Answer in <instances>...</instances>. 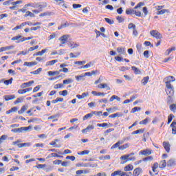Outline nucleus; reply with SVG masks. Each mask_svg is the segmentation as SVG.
<instances>
[{
    "instance_id": "f8f14e48",
    "label": "nucleus",
    "mask_w": 176,
    "mask_h": 176,
    "mask_svg": "<svg viewBox=\"0 0 176 176\" xmlns=\"http://www.w3.org/2000/svg\"><path fill=\"white\" fill-rule=\"evenodd\" d=\"M98 89H106V90H111V87L107 83H100L98 85Z\"/></svg>"
},
{
    "instance_id": "b1692460",
    "label": "nucleus",
    "mask_w": 176,
    "mask_h": 176,
    "mask_svg": "<svg viewBox=\"0 0 176 176\" xmlns=\"http://www.w3.org/2000/svg\"><path fill=\"white\" fill-rule=\"evenodd\" d=\"M27 109H28V107L25 106V105H23L21 107V110H19L18 111L19 115H21V114L24 113V112H25V111H27Z\"/></svg>"
},
{
    "instance_id": "ddd939ff",
    "label": "nucleus",
    "mask_w": 176,
    "mask_h": 176,
    "mask_svg": "<svg viewBox=\"0 0 176 176\" xmlns=\"http://www.w3.org/2000/svg\"><path fill=\"white\" fill-rule=\"evenodd\" d=\"M32 91V87L26 88L25 89H19L18 90L19 94H25V93H28Z\"/></svg>"
},
{
    "instance_id": "0eeeda50",
    "label": "nucleus",
    "mask_w": 176,
    "mask_h": 176,
    "mask_svg": "<svg viewBox=\"0 0 176 176\" xmlns=\"http://www.w3.org/2000/svg\"><path fill=\"white\" fill-rule=\"evenodd\" d=\"M129 176L126 173V172H123L122 170H116L111 173V176Z\"/></svg>"
},
{
    "instance_id": "cd10ccee",
    "label": "nucleus",
    "mask_w": 176,
    "mask_h": 176,
    "mask_svg": "<svg viewBox=\"0 0 176 176\" xmlns=\"http://www.w3.org/2000/svg\"><path fill=\"white\" fill-rule=\"evenodd\" d=\"M170 127H172V134H176V122H173L170 124Z\"/></svg>"
},
{
    "instance_id": "8fccbe9b",
    "label": "nucleus",
    "mask_w": 176,
    "mask_h": 176,
    "mask_svg": "<svg viewBox=\"0 0 176 176\" xmlns=\"http://www.w3.org/2000/svg\"><path fill=\"white\" fill-rule=\"evenodd\" d=\"M135 10H134V9H127V10H126V13L127 14H134Z\"/></svg>"
},
{
    "instance_id": "0e129e2a",
    "label": "nucleus",
    "mask_w": 176,
    "mask_h": 176,
    "mask_svg": "<svg viewBox=\"0 0 176 176\" xmlns=\"http://www.w3.org/2000/svg\"><path fill=\"white\" fill-rule=\"evenodd\" d=\"M104 20L106 23H108V24H113L114 23L113 20H111L109 18H105Z\"/></svg>"
},
{
    "instance_id": "423d86ee",
    "label": "nucleus",
    "mask_w": 176,
    "mask_h": 176,
    "mask_svg": "<svg viewBox=\"0 0 176 176\" xmlns=\"http://www.w3.org/2000/svg\"><path fill=\"white\" fill-rule=\"evenodd\" d=\"M68 38H69V35L68 34H65L62 36H60L58 38V41L61 42V45H65L68 42Z\"/></svg>"
},
{
    "instance_id": "7c9ffc66",
    "label": "nucleus",
    "mask_w": 176,
    "mask_h": 176,
    "mask_svg": "<svg viewBox=\"0 0 176 176\" xmlns=\"http://www.w3.org/2000/svg\"><path fill=\"white\" fill-rule=\"evenodd\" d=\"M49 76H54L55 75H60V72L58 71H50L48 72Z\"/></svg>"
},
{
    "instance_id": "6e6d98bb",
    "label": "nucleus",
    "mask_w": 176,
    "mask_h": 176,
    "mask_svg": "<svg viewBox=\"0 0 176 176\" xmlns=\"http://www.w3.org/2000/svg\"><path fill=\"white\" fill-rule=\"evenodd\" d=\"M6 138H8V135H3L0 137V144L3 142V141L6 140Z\"/></svg>"
},
{
    "instance_id": "2f4dec72",
    "label": "nucleus",
    "mask_w": 176,
    "mask_h": 176,
    "mask_svg": "<svg viewBox=\"0 0 176 176\" xmlns=\"http://www.w3.org/2000/svg\"><path fill=\"white\" fill-rule=\"evenodd\" d=\"M84 78H85V76L83 74L75 76V78L77 80V82H80V80H85Z\"/></svg>"
},
{
    "instance_id": "a211bd4d",
    "label": "nucleus",
    "mask_w": 176,
    "mask_h": 176,
    "mask_svg": "<svg viewBox=\"0 0 176 176\" xmlns=\"http://www.w3.org/2000/svg\"><path fill=\"white\" fill-rule=\"evenodd\" d=\"M163 146H164L165 151H166V152L168 153H169V152H170V143H168L167 142H163Z\"/></svg>"
},
{
    "instance_id": "f3484780",
    "label": "nucleus",
    "mask_w": 176,
    "mask_h": 176,
    "mask_svg": "<svg viewBox=\"0 0 176 176\" xmlns=\"http://www.w3.org/2000/svg\"><path fill=\"white\" fill-rule=\"evenodd\" d=\"M167 167H173V166H175V160L170 159L166 163Z\"/></svg>"
},
{
    "instance_id": "6e6552de",
    "label": "nucleus",
    "mask_w": 176,
    "mask_h": 176,
    "mask_svg": "<svg viewBox=\"0 0 176 176\" xmlns=\"http://www.w3.org/2000/svg\"><path fill=\"white\" fill-rule=\"evenodd\" d=\"M91 130H94V125H88L85 129H82L81 131L82 134H87V133H90Z\"/></svg>"
},
{
    "instance_id": "f257e3e1",
    "label": "nucleus",
    "mask_w": 176,
    "mask_h": 176,
    "mask_svg": "<svg viewBox=\"0 0 176 176\" xmlns=\"http://www.w3.org/2000/svg\"><path fill=\"white\" fill-rule=\"evenodd\" d=\"M31 126H22L20 128H16V129H12L11 130L12 133H27L28 131H31Z\"/></svg>"
},
{
    "instance_id": "69168bd1",
    "label": "nucleus",
    "mask_w": 176,
    "mask_h": 176,
    "mask_svg": "<svg viewBox=\"0 0 176 176\" xmlns=\"http://www.w3.org/2000/svg\"><path fill=\"white\" fill-rule=\"evenodd\" d=\"M134 14H135V16H137L138 17H141L142 16V12L135 10Z\"/></svg>"
},
{
    "instance_id": "e433bc0d",
    "label": "nucleus",
    "mask_w": 176,
    "mask_h": 176,
    "mask_svg": "<svg viewBox=\"0 0 176 176\" xmlns=\"http://www.w3.org/2000/svg\"><path fill=\"white\" fill-rule=\"evenodd\" d=\"M74 82V80L72 78H68L63 80V85H69Z\"/></svg>"
},
{
    "instance_id": "6ab92c4d",
    "label": "nucleus",
    "mask_w": 176,
    "mask_h": 176,
    "mask_svg": "<svg viewBox=\"0 0 176 176\" xmlns=\"http://www.w3.org/2000/svg\"><path fill=\"white\" fill-rule=\"evenodd\" d=\"M117 52L119 53V54H126V48L119 47L117 48Z\"/></svg>"
},
{
    "instance_id": "13d9d810",
    "label": "nucleus",
    "mask_w": 176,
    "mask_h": 176,
    "mask_svg": "<svg viewBox=\"0 0 176 176\" xmlns=\"http://www.w3.org/2000/svg\"><path fill=\"white\" fill-rule=\"evenodd\" d=\"M56 118H60V113L55 114L54 116H51L48 118V120H51L52 119H56Z\"/></svg>"
},
{
    "instance_id": "3c124183",
    "label": "nucleus",
    "mask_w": 176,
    "mask_h": 176,
    "mask_svg": "<svg viewBox=\"0 0 176 176\" xmlns=\"http://www.w3.org/2000/svg\"><path fill=\"white\" fill-rule=\"evenodd\" d=\"M148 122H149V118H146V119L140 121L139 122L140 124H148Z\"/></svg>"
},
{
    "instance_id": "39448f33",
    "label": "nucleus",
    "mask_w": 176,
    "mask_h": 176,
    "mask_svg": "<svg viewBox=\"0 0 176 176\" xmlns=\"http://www.w3.org/2000/svg\"><path fill=\"white\" fill-rule=\"evenodd\" d=\"M164 82L166 85H171V82H175V77L173 76H169L164 78Z\"/></svg>"
},
{
    "instance_id": "a19ab883",
    "label": "nucleus",
    "mask_w": 176,
    "mask_h": 176,
    "mask_svg": "<svg viewBox=\"0 0 176 176\" xmlns=\"http://www.w3.org/2000/svg\"><path fill=\"white\" fill-rule=\"evenodd\" d=\"M52 14H53V12H45L41 13L39 16L40 17H45V16H52Z\"/></svg>"
},
{
    "instance_id": "2eb2a0df",
    "label": "nucleus",
    "mask_w": 176,
    "mask_h": 176,
    "mask_svg": "<svg viewBox=\"0 0 176 176\" xmlns=\"http://www.w3.org/2000/svg\"><path fill=\"white\" fill-rule=\"evenodd\" d=\"M69 47H71V49H76V47H79V44L74 43L73 41H71L68 43Z\"/></svg>"
},
{
    "instance_id": "7ed1b4c3",
    "label": "nucleus",
    "mask_w": 176,
    "mask_h": 176,
    "mask_svg": "<svg viewBox=\"0 0 176 176\" xmlns=\"http://www.w3.org/2000/svg\"><path fill=\"white\" fill-rule=\"evenodd\" d=\"M121 160H125L124 163L126 162H134L135 157H131V154L124 155L120 157Z\"/></svg>"
},
{
    "instance_id": "de8ad7c7",
    "label": "nucleus",
    "mask_w": 176,
    "mask_h": 176,
    "mask_svg": "<svg viewBox=\"0 0 176 176\" xmlns=\"http://www.w3.org/2000/svg\"><path fill=\"white\" fill-rule=\"evenodd\" d=\"M42 72V68H38V69L33 71L31 72V74H33V75H38Z\"/></svg>"
},
{
    "instance_id": "c03bdc74",
    "label": "nucleus",
    "mask_w": 176,
    "mask_h": 176,
    "mask_svg": "<svg viewBox=\"0 0 176 176\" xmlns=\"http://www.w3.org/2000/svg\"><path fill=\"white\" fill-rule=\"evenodd\" d=\"M78 155H89L90 153V151L85 150L81 152H78Z\"/></svg>"
},
{
    "instance_id": "49530a36",
    "label": "nucleus",
    "mask_w": 176,
    "mask_h": 176,
    "mask_svg": "<svg viewBox=\"0 0 176 176\" xmlns=\"http://www.w3.org/2000/svg\"><path fill=\"white\" fill-rule=\"evenodd\" d=\"M69 24L68 22H65L64 24H62L61 25L58 27V30H63V28H65V27H68Z\"/></svg>"
},
{
    "instance_id": "c756f323",
    "label": "nucleus",
    "mask_w": 176,
    "mask_h": 176,
    "mask_svg": "<svg viewBox=\"0 0 176 176\" xmlns=\"http://www.w3.org/2000/svg\"><path fill=\"white\" fill-rule=\"evenodd\" d=\"M166 166H167V162H166V160L160 161L159 164L160 168H165Z\"/></svg>"
},
{
    "instance_id": "f03ea898",
    "label": "nucleus",
    "mask_w": 176,
    "mask_h": 176,
    "mask_svg": "<svg viewBox=\"0 0 176 176\" xmlns=\"http://www.w3.org/2000/svg\"><path fill=\"white\" fill-rule=\"evenodd\" d=\"M165 91L167 96H174V86L173 85H166Z\"/></svg>"
},
{
    "instance_id": "412c9836",
    "label": "nucleus",
    "mask_w": 176,
    "mask_h": 176,
    "mask_svg": "<svg viewBox=\"0 0 176 176\" xmlns=\"http://www.w3.org/2000/svg\"><path fill=\"white\" fill-rule=\"evenodd\" d=\"M131 69H132V71H134L135 75H141V70H140L135 66H132Z\"/></svg>"
},
{
    "instance_id": "c9c22d12",
    "label": "nucleus",
    "mask_w": 176,
    "mask_h": 176,
    "mask_svg": "<svg viewBox=\"0 0 176 176\" xmlns=\"http://www.w3.org/2000/svg\"><path fill=\"white\" fill-rule=\"evenodd\" d=\"M164 13H170V10L163 9L157 12V14H164Z\"/></svg>"
},
{
    "instance_id": "ea45409f",
    "label": "nucleus",
    "mask_w": 176,
    "mask_h": 176,
    "mask_svg": "<svg viewBox=\"0 0 176 176\" xmlns=\"http://www.w3.org/2000/svg\"><path fill=\"white\" fill-rule=\"evenodd\" d=\"M24 100V98L23 97H21V98H18L14 102V104L16 105L17 104H20L21 102H23Z\"/></svg>"
},
{
    "instance_id": "bf43d9fd",
    "label": "nucleus",
    "mask_w": 176,
    "mask_h": 176,
    "mask_svg": "<svg viewBox=\"0 0 176 176\" xmlns=\"http://www.w3.org/2000/svg\"><path fill=\"white\" fill-rule=\"evenodd\" d=\"M173 118H174V115L170 114L168 117V124H170L171 122L173 121Z\"/></svg>"
},
{
    "instance_id": "e2e57ef3",
    "label": "nucleus",
    "mask_w": 176,
    "mask_h": 176,
    "mask_svg": "<svg viewBox=\"0 0 176 176\" xmlns=\"http://www.w3.org/2000/svg\"><path fill=\"white\" fill-rule=\"evenodd\" d=\"M28 7L36 8V5L34 4V3H28V4H26V5L24 6V8H25V9L27 8H28Z\"/></svg>"
},
{
    "instance_id": "58836bf2",
    "label": "nucleus",
    "mask_w": 176,
    "mask_h": 176,
    "mask_svg": "<svg viewBox=\"0 0 176 176\" xmlns=\"http://www.w3.org/2000/svg\"><path fill=\"white\" fill-rule=\"evenodd\" d=\"M28 16H30V17H35V14L31 12V11H27L24 15V17H28Z\"/></svg>"
},
{
    "instance_id": "37998d69",
    "label": "nucleus",
    "mask_w": 176,
    "mask_h": 176,
    "mask_svg": "<svg viewBox=\"0 0 176 176\" xmlns=\"http://www.w3.org/2000/svg\"><path fill=\"white\" fill-rule=\"evenodd\" d=\"M140 111H141V107H133L131 110V113H135V112H140Z\"/></svg>"
},
{
    "instance_id": "4c0bfd02",
    "label": "nucleus",
    "mask_w": 176,
    "mask_h": 176,
    "mask_svg": "<svg viewBox=\"0 0 176 176\" xmlns=\"http://www.w3.org/2000/svg\"><path fill=\"white\" fill-rule=\"evenodd\" d=\"M13 82V78H11L10 80H6L3 81L4 85L6 86H9V85H12Z\"/></svg>"
},
{
    "instance_id": "aec40b11",
    "label": "nucleus",
    "mask_w": 176,
    "mask_h": 176,
    "mask_svg": "<svg viewBox=\"0 0 176 176\" xmlns=\"http://www.w3.org/2000/svg\"><path fill=\"white\" fill-rule=\"evenodd\" d=\"M38 63L36 62H25L23 65L25 67H34V65H36Z\"/></svg>"
},
{
    "instance_id": "338daca9",
    "label": "nucleus",
    "mask_w": 176,
    "mask_h": 176,
    "mask_svg": "<svg viewBox=\"0 0 176 176\" xmlns=\"http://www.w3.org/2000/svg\"><path fill=\"white\" fill-rule=\"evenodd\" d=\"M101 82H102V76H100L98 78V80L95 81V85H98V83H101Z\"/></svg>"
},
{
    "instance_id": "603ef678",
    "label": "nucleus",
    "mask_w": 176,
    "mask_h": 176,
    "mask_svg": "<svg viewBox=\"0 0 176 176\" xmlns=\"http://www.w3.org/2000/svg\"><path fill=\"white\" fill-rule=\"evenodd\" d=\"M153 160V157L148 156L143 159V162H152Z\"/></svg>"
},
{
    "instance_id": "5701e85b",
    "label": "nucleus",
    "mask_w": 176,
    "mask_h": 176,
    "mask_svg": "<svg viewBox=\"0 0 176 176\" xmlns=\"http://www.w3.org/2000/svg\"><path fill=\"white\" fill-rule=\"evenodd\" d=\"M93 115H96V111L93 113H88L83 117V120H87V119H90V118H93Z\"/></svg>"
},
{
    "instance_id": "4468645a",
    "label": "nucleus",
    "mask_w": 176,
    "mask_h": 176,
    "mask_svg": "<svg viewBox=\"0 0 176 176\" xmlns=\"http://www.w3.org/2000/svg\"><path fill=\"white\" fill-rule=\"evenodd\" d=\"M142 174V169L141 168H137L133 170V175L139 176Z\"/></svg>"
},
{
    "instance_id": "774afa93",
    "label": "nucleus",
    "mask_w": 176,
    "mask_h": 176,
    "mask_svg": "<svg viewBox=\"0 0 176 176\" xmlns=\"http://www.w3.org/2000/svg\"><path fill=\"white\" fill-rule=\"evenodd\" d=\"M141 6H144V3L140 2L137 6L134 7L133 9H138V8H141Z\"/></svg>"
},
{
    "instance_id": "4d7b16f0",
    "label": "nucleus",
    "mask_w": 176,
    "mask_h": 176,
    "mask_svg": "<svg viewBox=\"0 0 176 176\" xmlns=\"http://www.w3.org/2000/svg\"><path fill=\"white\" fill-rule=\"evenodd\" d=\"M64 87V84H56L54 86V89H63Z\"/></svg>"
},
{
    "instance_id": "a18cd8bd",
    "label": "nucleus",
    "mask_w": 176,
    "mask_h": 176,
    "mask_svg": "<svg viewBox=\"0 0 176 176\" xmlns=\"http://www.w3.org/2000/svg\"><path fill=\"white\" fill-rule=\"evenodd\" d=\"M59 95L63 96V97H65L68 96V91L67 90L60 91H59Z\"/></svg>"
},
{
    "instance_id": "a878e982",
    "label": "nucleus",
    "mask_w": 176,
    "mask_h": 176,
    "mask_svg": "<svg viewBox=\"0 0 176 176\" xmlns=\"http://www.w3.org/2000/svg\"><path fill=\"white\" fill-rule=\"evenodd\" d=\"M87 96H89V93H82V95H76V98H78V100H82V98H85Z\"/></svg>"
},
{
    "instance_id": "9d476101",
    "label": "nucleus",
    "mask_w": 176,
    "mask_h": 176,
    "mask_svg": "<svg viewBox=\"0 0 176 176\" xmlns=\"http://www.w3.org/2000/svg\"><path fill=\"white\" fill-rule=\"evenodd\" d=\"M34 80H31L28 82H24V83L21 84V88L25 89V87H30L32 86V85H34Z\"/></svg>"
},
{
    "instance_id": "dca6fc26",
    "label": "nucleus",
    "mask_w": 176,
    "mask_h": 176,
    "mask_svg": "<svg viewBox=\"0 0 176 176\" xmlns=\"http://www.w3.org/2000/svg\"><path fill=\"white\" fill-rule=\"evenodd\" d=\"M12 49H14V46H13V45L2 47L0 48V53L1 52H6V50H12Z\"/></svg>"
},
{
    "instance_id": "5fc2aeb1",
    "label": "nucleus",
    "mask_w": 176,
    "mask_h": 176,
    "mask_svg": "<svg viewBox=\"0 0 176 176\" xmlns=\"http://www.w3.org/2000/svg\"><path fill=\"white\" fill-rule=\"evenodd\" d=\"M128 28L129 30H135V28H137V26H135V24L133 23H129V25H128Z\"/></svg>"
},
{
    "instance_id": "1a4fd4ad",
    "label": "nucleus",
    "mask_w": 176,
    "mask_h": 176,
    "mask_svg": "<svg viewBox=\"0 0 176 176\" xmlns=\"http://www.w3.org/2000/svg\"><path fill=\"white\" fill-rule=\"evenodd\" d=\"M23 36L17 35V36H15L12 37L11 38V41H16V43H20L21 42H24V41H23Z\"/></svg>"
},
{
    "instance_id": "c85d7f7f",
    "label": "nucleus",
    "mask_w": 176,
    "mask_h": 176,
    "mask_svg": "<svg viewBox=\"0 0 176 176\" xmlns=\"http://www.w3.org/2000/svg\"><path fill=\"white\" fill-rule=\"evenodd\" d=\"M130 146V144L129 143H126L125 144H123L120 146H119L118 149L120 151H124V149H127Z\"/></svg>"
},
{
    "instance_id": "4be33fe9",
    "label": "nucleus",
    "mask_w": 176,
    "mask_h": 176,
    "mask_svg": "<svg viewBox=\"0 0 176 176\" xmlns=\"http://www.w3.org/2000/svg\"><path fill=\"white\" fill-rule=\"evenodd\" d=\"M6 101H10V100H14L16 96L14 95H6L4 96Z\"/></svg>"
},
{
    "instance_id": "09e8293b",
    "label": "nucleus",
    "mask_w": 176,
    "mask_h": 176,
    "mask_svg": "<svg viewBox=\"0 0 176 176\" xmlns=\"http://www.w3.org/2000/svg\"><path fill=\"white\" fill-rule=\"evenodd\" d=\"M158 167H159V163L157 162L154 163L153 166H152L153 171L154 173H156V170Z\"/></svg>"
},
{
    "instance_id": "393cba45",
    "label": "nucleus",
    "mask_w": 176,
    "mask_h": 176,
    "mask_svg": "<svg viewBox=\"0 0 176 176\" xmlns=\"http://www.w3.org/2000/svg\"><path fill=\"white\" fill-rule=\"evenodd\" d=\"M98 127H112V124L111 123H102V124H97Z\"/></svg>"
},
{
    "instance_id": "864d4df0",
    "label": "nucleus",
    "mask_w": 176,
    "mask_h": 176,
    "mask_svg": "<svg viewBox=\"0 0 176 176\" xmlns=\"http://www.w3.org/2000/svg\"><path fill=\"white\" fill-rule=\"evenodd\" d=\"M169 108H170V111H172V112H176V104H170Z\"/></svg>"
},
{
    "instance_id": "9b49d317",
    "label": "nucleus",
    "mask_w": 176,
    "mask_h": 176,
    "mask_svg": "<svg viewBox=\"0 0 176 176\" xmlns=\"http://www.w3.org/2000/svg\"><path fill=\"white\" fill-rule=\"evenodd\" d=\"M140 153L144 156H149V155H152V150L151 149L142 150L140 151Z\"/></svg>"
},
{
    "instance_id": "f704fd0d",
    "label": "nucleus",
    "mask_w": 176,
    "mask_h": 176,
    "mask_svg": "<svg viewBox=\"0 0 176 176\" xmlns=\"http://www.w3.org/2000/svg\"><path fill=\"white\" fill-rule=\"evenodd\" d=\"M149 81V76H146L142 80V84L145 86L146 83Z\"/></svg>"
},
{
    "instance_id": "052dcab7",
    "label": "nucleus",
    "mask_w": 176,
    "mask_h": 176,
    "mask_svg": "<svg viewBox=\"0 0 176 176\" xmlns=\"http://www.w3.org/2000/svg\"><path fill=\"white\" fill-rule=\"evenodd\" d=\"M129 69H130V67H129L122 66L120 67V71H122V72H124V71H129Z\"/></svg>"
},
{
    "instance_id": "20e7f679",
    "label": "nucleus",
    "mask_w": 176,
    "mask_h": 176,
    "mask_svg": "<svg viewBox=\"0 0 176 176\" xmlns=\"http://www.w3.org/2000/svg\"><path fill=\"white\" fill-rule=\"evenodd\" d=\"M150 35L153 36V38H156V39H162V38H163L162 34H160L157 30H151L150 32Z\"/></svg>"
},
{
    "instance_id": "79ce46f5",
    "label": "nucleus",
    "mask_w": 176,
    "mask_h": 176,
    "mask_svg": "<svg viewBox=\"0 0 176 176\" xmlns=\"http://www.w3.org/2000/svg\"><path fill=\"white\" fill-rule=\"evenodd\" d=\"M90 67H93V63L91 62L88 63L85 65L81 67V68H82V69H86L87 68H90Z\"/></svg>"
},
{
    "instance_id": "680f3d73",
    "label": "nucleus",
    "mask_w": 176,
    "mask_h": 176,
    "mask_svg": "<svg viewBox=\"0 0 176 176\" xmlns=\"http://www.w3.org/2000/svg\"><path fill=\"white\" fill-rule=\"evenodd\" d=\"M120 114L119 113H116L114 114H111L109 116V118H120Z\"/></svg>"
},
{
    "instance_id": "72a5a7b5",
    "label": "nucleus",
    "mask_w": 176,
    "mask_h": 176,
    "mask_svg": "<svg viewBox=\"0 0 176 176\" xmlns=\"http://www.w3.org/2000/svg\"><path fill=\"white\" fill-rule=\"evenodd\" d=\"M38 8V10H33V13H35L36 14H38V13H41V12H42V9H43V6L42 5H39Z\"/></svg>"
},
{
    "instance_id": "bb28decb",
    "label": "nucleus",
    "mask_w": 176,
    "mask_h": 176,
    "mask_svg": "<svg viewBox=\"0 0 176 176\" xmlns=\"http://www.w3.org/2000/svg\"><path fill=\"white\" fill-rule=\"evenodd\" d=\"M56 63H58V60L57 59L47 62L45 65H46V67H49L50 65H54V64H56Z\"/></svg>"
},
{
    "instance_id": "473e14b6",
    "label": "nucleus",
    "mask_w": 176,
    "mask_h": 176,
    "mask_svg": "<svg viewBox=\"0 0 176 176\" xmlns=\"http://www.w3.org/2000/svg\"><path fill=\"white\" fill-rule=\"evenodd\" d=\"M134 168V166L131 164H129L124 168V171H131Z\"/></svg>"
}]
</instances>
